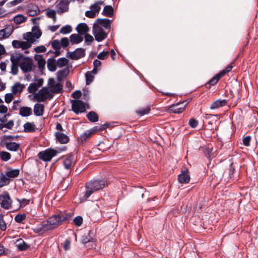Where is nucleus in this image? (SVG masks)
<instances>
[{"mask_svg":"<svg viewBox=\"0 0 258 258\" xmlns=\"http://www.w3.org/2000/svg\"><path fill=\"white\" fill-rule=\"evenodd\" d=\"M11 154L7 152L2 151L0 152L1 159L4 161H7L11 158Z\"/></svg>","mask_w":258,"mask_h":258,"instance_id":"obj_41","label":"nucleus"},{"mask_svg":"<svg viewBox=\"0 0 258 258\" xmlns=\"http://www.w3.org/2000/svg\"><path fill=\"white\" fill-rule=\"evenodd\" d=\"M91 231L89 232L87 235H84L82 238V242L84 244H86L89 242L92 241L93 238L90 236Z\"/></svg>","mask_w":258,"mask_h":258,"instance_id":"obj_47","label":"nucleus"},{"mask_svg":"<svg viewBox=\"0 0 258 258\" xmlns=\"http://www.w3.org/2000/svg\"><path fill=\"white\" fill-rule=\"evenodd\" d=\"M70 39L71 43L72 44H78L81 42L83 40V37L78 34H72L70 37Z\"/></svg>","mask_w":258,"mask_h":258,"instance_id":"obj_23","label":"nucleus"},{"mask_svg":"<svg viewBox=\"0 0 258 258\" xmlns=\"http://www.w3.org/2000/svg\"><path fill=\"white\" fill-rule=\"evenodd\" d=\"M73 221L76 226H80L82 224L83 218L81 216H77L74 219Z\"/></svg>","mask_w":258,"mask_h":258,"instance_id":"obj_57","label":"nucleus"},{"mask_svg":"<svg viewBox=\"0 0 258 258\" xmlns=\"http://www.w3.org/2000/svg\"><path fill=\"white\" fill-rule=\"evenodd\" d=\"M24 131L26 132H33L35 131V125L33 122H27L24 125Z\"/></svg>","mask_w":258,"mask_h":258,"instance_id":"obj_33","label":"nucleus"},{"mask_svg":"<svg viewBox=\"0 0 258 258\" xmlns=\"http://www.w3.org/2000/svg\"><path fill=\"white\" fill-rule=\"evenodd\" d=\"M186 105V102L173 104L169 107L168 110L174 113H180L184 110Z\"/></svg>","mask_w":258,"mask_h":258,"instance_id":"obj_11","label":"nucleus"},{"mask_svg":"<svg viewBox=\"0 0 258 258\" xmlns=\"http://www.w3.org/2000/svg\"><path fill=\"white\" fill-rule=\"evenodd\" d=\"M12 45L15 48H22L23 50H25L31 47V45L29 43L26 41H22L19 40H13L12 41Z\"/></svg>","mask_w":258,"mask_h":258,"instance_id":"obj_13","label":"nucleus"},{"mask_svg":"<svg viewBox=\"0 0 258 258\" xmlns=\"http://www.w3.org/2000/svg\"><path fill=\"white\" fill-rule=\"evenodd\" d=\"M72 27L69 25L63 26L59 30L61 34H66L70 33L72 31Z\"/></svg>","mask_w":258,"mask_h":258,"instance_id":"obj_49","label":"nucleus"},{"mask_svg":"<svg viewBox=\"0 0 258 258\" xmlns=\"http://www.w3.org/2000/svg\"><path fill=\"white\" fill-rule=\"evenodd\" d=\"M9 183V179L6 177L5 175L2 174L0 179V187L7 185Z\"/></svg>","mask_w":258,"mask_h":258,"instance_id":"obj_50","label":"nucleus"},{"mask_svg":"<svg viewBox=\"0 0 258 258\" xmlns=\"http://www.w3.org/2000/svg\"><path fill=\"white\" fill-rule=\"evenodd\" d=\"M109 53V52L107 51L101 52L97 55V57L100 59L104 60L107 58Z\"/></svg>","mask_w":258,"mask_h":258,"instance_id":"obj_56","label":"nucleus"},{"mask_svg":"<svg viewBox=\"0 0 258 258\" xmlns=\"http://www.w3.org/2000/svg\"><path fill=\"white\" fill-rule=\"evenodd\" d=\"M17 247L20 250H25L29 247L28 245L22 239L17 241Z\"/></svg>","mask_w":258,"mask_h":258,"instance_id":"obj_31","label":"nucleus"},{"mask_svg":"<svg viewBox=\"0 0 258 258\" xmlns=\"http://www.w3.org/2000/svg\"><path fill=\"white\" fill-rule=\"evenodd\" d=\"M150 110V108L149 107H147L146 108H143L141 109H139L136 110V113L139 114L140 116L144 115L145 114H148L149 113Z\"/></svg>","mask_w":258,"mask_h":258,"instance_id":"obj_53","label":"nucleus"},{"mask_svg":"<svg viewBox=\"0 0 258 258\" xmlns=\"http://www.w3.org/2000/svg\"><path fill=\"white\" fill-rule=\"evenodd\" d=\"M55 4V8L58 14H61L68 11L69 5L68 0L57 1Z\"/></svg>","mask_w":258,"mask_h":258,"instance_id":"obj_9","label":"nucleus"},{"mask_svg":"<svg viewBox=\"0 0 258 258\" xmlns=\"http://www.w3.org/2000/svg\"><path fill=\"white\" fill-rule=\"evenodd\" d=\"M25 86L20 83H15L12 88V91L13 94H17L22 92Z\"/></svg>","mask_w":258,"mask_h":258,"instance_id":"obj_25","label":"nucleus"},{"mask_svg":"<svg viewBox=\"0 0 258 258\" xmlns=\"http://www.w3.org/2000/svg\"><path fill=\"white\" fill-rule=\"evenodd\" d=\"M233 64L234 62H231L225 69L221 71L219 74L221 75V76H224L226 73L231 71L232 68L233 67Z\"/></svg>","mask_w":258,"mask_h":258,"instance_id":"obj_44","label":"nucleus"},{"mask_svg":"<svg viewBox=\"0 0 258 258\" xmlns=\"http://www.w3.org/2000/svg\"><path fill=\"white\" fill-rule=\"evenodd\" d=\"M18 66H19V65L17 64H12L11 72L13 75H15L17 74L18 72Z\"/></svg>","mask_w":258,"mask_h":258,"instance_id":"obj_60","label":"nucleus"},{"mask_svg":"<svg viewBox=\"0 0 258 258\" xmlns=\"http://www.w3.org/2000/svg\"><path fill=\"white\" fill-rule=\"evenodd\" d=\"M19 169H13L11 168H8L7 171L6 172V175L9 177L15 178L19 175Z\"/></svg>","mask_w":258,"mask_h":258,"instance_id":"obj_26","label":"nucleus"},{"mask_svg":"<svg viewBox=\"0 0 258 258\" xmlns=\"http://www.w3.org/2000/svg\"><path fill=\"white\" fill-rule=\"evenodd\" d=\"M69 73V69L66 68L63 70L58 71L57 73V80L58 82H61L64 78H65Z\"/></svg>","mask_w":258,"mask_h":258,"instance_id":"obj_22","label":"nucleus"},{"mask_svg":"<svg viewBox=\"0 0 258 258\" xmlns=\"http://www.w3.org/2000/svg\"><path fill=\"white\" fill-rule=\"evenodd\" d=\"M35 59L37 61L38 67L40 69H43L45 66V60L41 55H35Z\"/></svg>","mask_w":258,"mask_h":258,"instance_id":"obj_27","label":"nucleus"},{"mask_svg":"<svg viewBox=\"0 0 258 258\" xmlns=\"http://www.w3.org/2000/svg\"><path fill=\"white\" fill-rule=\"evenodd\" d=\"M55 136L56 140L61 144H66L69 141V137L61 132H56Z\"/></svg>","mask_w":258,"mask_h":258,"instance_id":"obj_16","label":"nucleus"},{"mask_svg":"<svg viewBox=\"0 0 258 258\" xmlns=\"http://www.w3.org/2000/svg\"><path fill=\"white\" fill-rule=\"evenodd\" d=\"M72 110L76 113L84 112L86 108L84 102L80 100H72L71 101Z\"/></svg>","mask_w":258,"mask_h":258,"instance_id":"obj_8","label":"nucleus"},{"mask_svg":"<svg viewBox=\"0 0 258 258\" xmlns=\"http://www.w3.org/2000/svg\"><path fill=\"white\" fill-rule=\"evenodd\" d=\"M26 57L21 53H14L11 55V61L12 63H15L20 65L22 61H23V58Z\"/></svg>","mask_w":258,"mask_h":258,"instance_id":"obj_14","label":"nucleus"},{"mask_svg":"<svg viewBox=\"0 0 258 258\" xmlns=\"http://www.w3.org/2000/svg\"><path fill=\"white\" fill-rule=\"evenodd\" d=\"M26 215L25 214H19L15 217V220L17 223H22V221L26 219Z\"/></svg>","mask_w":258,"mask_h":258,"instance_id":"obj_48","label":"nucleus"},{"mask_svg":"<svg viewBox=\"0 0 258 258\" xmlns=\"http://www.w3.org/2000/svg\"><path fill=\"white\" fill-rule=\"evenodd\" d=\"M51 93L53 95L54 93H61L62 90V86L60 83H57L53 86L50 89Z\"/></svg>","mask_w":258,"mask_h":258,"instance_id":"obj_34","label":"nucleus"},{"mask_svg":"<svg viewBox=\"0 0 258 258\" xmlns=\"http://www.w3.org/2000/svg\"><path fill=\"white\" fill-rule=\"evenodd\" d=\"M48 69L51 72H54L56 69V60L52 58H49L47 60V64Z\"/></svg>","mask_w":258,"mask_h":258,"instance_id":"obj_28","label":"nucleus"},{"mask_svg":"<svg viewBox=\"0 0 258 258\" xmlns=\"http://www.w3.org/2000/svg\"><path fill=\"white\" fill-rule=\"evenodd\" d=\"M94 133V131L92 130H87L83 134L80 136L81 140L83 141L86 140L88 138L91 137V136Z\"/></svg>","mask_w":258,"mask_h":258,"instance_id":"obj_38","label":"nucleus"},{"mask_svg":"<svg viewBox=\"0 0 258 258\" xmlns=\"http://www.w3.org/2000/svg\"><path fill=\"white\" fill-rule=\"evenodd\" d=\"M14 98V96L12 93H8L5 95V100L7 103H10Z\"/></svg>","mask_w":258,"mask_h":258,"instance_id":"obj_58","label":"nucleus"},{"mask_svg":"<svg viewBox=\"0 0 258 258\" xmlns=\"http://www.w3.org/2000/svg\"><path fill=\"white\" fill-rule=\"evenodd\" d=\"M71 216L72 215L70 213L67 214L62 212L55 214L49 217L46 223L34 226L32 229L36 233L52 230L62 224L63 221L70 219Z\"/></svg>","mask_w":258,"mask_h":258,"instance_id":"obj_1","label":"nucleus"},{"mask_svg":"<svg viewBox=\"0 0 258 258\" xmlns=\"http://www.w3.org/2000/svg\"><path fill=\"white\" fill-rule=\"evenodd\" d=\"M71 247V240L70 239H66L63 242V248L66 250L70 249Z\"/></svg>","mask_w":258,"mask_h":258,"instance_id":"obj_64","label":"nucleus"},{"mask_svg":"<svg viewBox=\"0 0 258 258\" xmlns=\"http://www.w3.org/2000/svg\"><path fill=\"white\" fill-rule=\"evenodd\" d=\"M57 154V152L52 149H48L39 153L38 157L44 161H49Z\"/></svg>","mask_w":258,"mask_h":258,"instance_id":"obj_5","label":"nucleus"},{"mask_svg":"<svg viewBox=\"0 0 258 258\" xmlns=\"http://www.w3.org/2000/svg\"><path fill=\"white\" fill-rule=\"evenodd\" d=\"M95 24L101 26L105 29H109L111 26V21L107 19H98Z\"/></svg>","mask_w":258,"mask_h":258,"instance_id":"obj_18","label":"nucleus"},{"mask_svg":"<svg viewBox=\"0 0 258 258\" xmlns=\"http://www.w3.org/2000/svg\"><path fill=\"white\" fill-rule=\"evenodd\" d=\"M61 46L63 48L67 47L69 45V40L67 37L62 38L60 41Z\"/></svg>","mask_w":258,"mask_h":258,"instance_id":"obj_55","label":"nucleus"},{"mask_svg":"<svg viewBox=\"0 0 258 258\" xmlns=\"http://www.w3.org/2000/svg\"><path fill=\"white\" fill-rule=\"evenodd\" d=\"M7 228L6 223L4 219V215L0 214V229L2 231L6 230Z\"/></svg>","mask_w":258,"mask_h":258,"instance_id":"obj_51","label":"nucleus"},{"mask_svg":"<svg viewBox=\"0 0 258 258\" xmlns=\"http://www.w3.org/2000/svg\"><path fill=\"white\" fill-rule=\"evenodd\" d=\"M68 60L66 58H60L56 61L57 66H58L59 68H61L67 66L68 63Z\"/></svg>","mask_w":258,"mask_h":258,"instance_id":"obj_40","label":"nucleus"},{"mask_svg":"<svg viewBox=\"0 0 258 258\" xmlns=\"http://www.w3.org/2000/svg\"><path fill=\"white\" fill-rule=\"evenodd\" d=\"M34 97L38 102H43L47 99H50L53 97L48 87H43L40 89Z\"/></svg>","mask_w":258,"mask_h":258,"instance_id":"obj_3","label":"nucleus"},{"mask_svg":"<svg viewBox=\"0 0 258 258\" xmlns=\"http://www.w3.org/2000/svg\"><path fill=\"white\" fill-rule=\"evenodd\" d=\"M44 111V105L40 103L35 104L34 107V113L37 116L43 115Z\"/></svg>","mask_w":258,"mask_h":258,"instance_id":"obj_19","label":"nucleus"},{"mask_svg":"<svg viewBox=\"0 0 258 258\" xmlns=\"http://www.w3.org/2000/svg\"><path fill=\"white\" fill-rule=\"evenodd\" d=\"M178 180L181 183H188L190 180L188 170L182 171L181 173L178 176Z\"/></svg>","mask_w":258,"mask_h":258,"instance_id":"obj_15","label":"nucleus"},{"mask_svg":"<svg viewBox=\"0 0 258 258\" xmlns=\"http://www.w3.org/2000/svg\"><path fill=\"white\" fill-rule=\"evenodd\" d=\"M63 164L66 169H70L73 164V158L72 156L66 157L63 161Z\"/></svg>","mask_w":258,"mask_h":258,"instance_id":"obj_32","label":"nucleus"},{"mask_svg":"<svg viewBox=\"0 0 258 258\" xmlns=\"http://www.w3.org/2000/svg\"><path fill=\"white\" fill-rule=\"evenodd\" d=\"M12 204V200L8 192L0 195V205L2 208L8 210L11 208Z\"/></svg>","mask_w":258,"mask_h":258,"instance_id":"obj_6","label":"nucleus"},{"mask_svg":"<svg viewBox=\"0 0 258 258\" xmlns=\"http://www.w3.org/2000/svg\"><path fill=\"white\" fill-rule=\"evenodd\" d=\"M105 185V181L102 179L93 180L87 182L85 184L86 190L82 199L86 201L93 192L103 188Z\"/></svg>","mask_w":258,"mask_h":258,"instance_id":"obj_2","label":"nucleus"},{"mask_svg":"<svg viewBox=\"0 0 258 258\" xmlns=\"http://www.w3.org/2000/svg\"><path fill=\"white\" fill-rule=\"evenodd\" d=\"M104 16L107 17H112L113 15V9L111 6H106L104 7L103 13Z\"/></svg>","mask_w":258,"mask_h":258,"instance_id":"obj_30","label":"nucleus"},{"mask_svg":"<svg viewBox=\"0 0 258 258\" xmlns=\"http://www.w3.org/2000/svg\"><path fill=\"white\" fill-rule=\"evenodd\" d=\"M103 4V2H98L90 7V9L92 10L96 14L98 13L100 10V5Z\"/></svg>","mask_w":258,"mask_h":258,"instance_id":"obj_39","label":"nucleus"},{"mask_svg":"<svg viewBox=\"0 0 258 258\" xmlns=\"http://www.w3.org/2000/svg\"><path fill=\"white\" fill-rule=\"evenodd\" d=\"M40 13V10L39 8L37 6H32L31 8H30L29 10V14L31 16H34L35 15L39 14Z\"/></svg>","mask_w":258,"mask_h":258,"instance_id":"obj_42","label":"nucleus"},{"mask_svg":"<svg viewBox=\"0 0 258 258\" xmlns=\"http://www.w3.org/2000/svg\"><path fill=\"white\" fill-rule=\"evenodd\" d=\"M87 117L88 120L92 122H95L98 120V116L94 111L89 112L87 115Z\"/></svg>","mask_w":258,"mask_h":258,"instance_id":"obj_35","label":"nucleus"},{"mask_svg":"<svg viewBox=\"0 0 258 258\" xmlns=\"http://www.w3.org/2000/svg\"><path fill=\"white\" fill-rule=\"evenodd\" d=\"M93 40L94 38L92 36L88 34H85V41L88 45H89Z\"/></svg>","mask_w":258,"mask_h":258,"instance_id":"obj_62","label":"nucleus"},{"mask_svg":"<svg viewBox=\"0 0 258 258\" xmlns=\"http://www.w3.org/2000/svg\"><path fill=\"white\" fill-rule=\"evenodd\" d=\"M77 32L81 35L86 34L89 30L88 26L85 23L79 24L76 28Z\"/></svg>","mask_w":258,"mask_h":258,"instance_id":"obj_21","label":"nucleus"},{"mask_svg":"<svg viewBox=\"0 0 258 258\" xmlns=\"http://www.w3.org/2000/svg\"><path fill=\"white\" fill-rule=\"evenodd\" d=\"M26 20V18L23 15H17L14 18V21L16 24H21L24 22Z\"/></svg>","mask_w":258,"mask_h":258,"instance_id":"obj_45","label":"nucleus"},{"mask_svg":"<svg viewBox=\"0 0 258 258\" xmlns=\"http://www.w3.org/2000/svg\"><path fill=\"white\" fill-rule=\"evenodd\" d=\"M5 145L7 149L11 151H16L20 148V145L15 142H5Z\"/></svg>","mask_w":258,"mask_h":258,"instance_id":"obj_20","label":"nucleus"},{"mask_svg":"<svg viewBox=\"0 0 258 258\" xmlns=\"http://www.w3.org/2000/svg\"><path fill=\"white\" fill-rule=\"evenodd\" d=\"M38 89L36 83H31L28 88V91L30 93H34L37 91Z\"/></svg>","mask_w":258,"mask_h":258,"instance_id":"obj_52","label":"nucleus"},{"mask_svg":"<svg viewBox=\"0 0 258 258\" xmlns=\"http://www.w3.org/2000/svg\"><path fill=\"white\" fill-rule=\"evenodd\" d=\"M46 15L48 17L53 19L54 21L56 20V12L54 10L47 9L46 12Z\"/></svg>","mask_w":258,"mask_h":258,"instance_id":"obj_43","label":"nucleus"},{"mask_svg":"<svg viewBox=\"0 0 258 258\" xmlns=\"http://www.w3.org/2000/svg\"><path fill=\"white\" fill-rule=\"evenodd\" d=\"M51 46L53 49L59 50L61 48L60 42L58 40H54L51 42Z\"/></svg>","mask_w":258,"mask_h":258,"instance_id":"obj_54","label":"nucleus"},{"mask_svg":"<svg viewBox=\"0 0 258 258\" xmlns=\"http://www.w3.org/2000/svg\"><path fill=\"white\" fill-rule=\"evenodd\" d=\"M198 121L194 118H191L189 120V125L192 128L196 127L198 125Z\"/></svg>","mask_w":258,"mask_h":258,"instance_id":"obj_59","label":"nucleus"},{"mask_svg":"<svg viewBox=\"0 0 258 258\" xmlns=\"http://www.w3.org/2000/svg\"><path fill=\"white\" fill-rule=\"evenodd\" d=\"M251 140V137L249 136H246L243 139V144L245 146H249L250 145V142Z\"/></svg>","mask_w":258,"mask_h":258,"instance_id":"obj_63","label":"nucleus"},{"mask_svg":"<svg viewBox=\"0 0 258 258\" xmlns=\"http://www.w3.org/2000/svg\"><path fill=\"white\" fill-rule=\"evenodd\" d=\"M19 114L22 116H28L32 114V109L28 107H22L20 109Z\"/></svg>","mask_w":258,"mask_h":258,"instance_id":"obj_29","label":"nucleus"},{"mask_svg":"<svg viewBox=\"0 0 258 258\" xmlns=\"http://www.w3.org/2000/svg\"><path fill=\"white\" fill-rule=\"evenodd\" d=\"M86 84L89 85L94 79V76L92 75V72H87L85 74Z\"/></svg>","mask_w":258,"mask_h":258,"instance_id":"obj_46","label":"nucleus"},{"mask_svg":"<svg viewBox=\"0 0 258 258\" xmlns=\"http://www.w3.org/2000/svg\"><path fill=\"white\" fill-rule=\"evenodd\" d=\"M227 103V100L225 99L223 100H217L214 101L210 105L211 109H216L220 107L226 105Z\"/></svg>","mask_w":258,"mask_h":258,"instance_id":"obj_17","label":"nucleus"},{"mask_svg":"<svg viewBox=\"0 0 258 258\" xmlns=\"http://www.w3.org/2000/svg\"><path fill=\"white\" fill-rule=\"evenodd\" d=\"M221 77L222 76H221L219 74H217L215 76L209 80L208 83V84L209 85V86L207 87L210 88L211 86H214L216 84Z\"/></svg>","mask_w":258,"mask_h":258,"instance_id":"obj_36","label":"nucleus"},{"mask_svg":"<svg viewBox=\"0 0 258 258\" xmlns=\"http://www.w3.org/2000/svg\"><path fill=\"white\" fill-rule=\"evenodd\" d=\"M34 51L37 53L44 52L46 51V48L43 45L39 46L34 48Z\"/></svg>","mask_w":258,"mask_h":258,"instance_id":"obj_61","label":"nucleus"},{"mask_svg":"<svg viewBox=\"0 0 258 258\" xmlns=\"http://www.w3.org/2000/svg\"><path fill=\"white\" fill-rule=\"evenodd\" d=\"M32 32L36 39H38L41 36L42 33L38 26H35L32 28Z\"/></svg>","mask_w":258,"mask_h":258,"instance_id":"obj_37","label":"nucleus"},{"mask_svg":"<svg viewBox=\"0 0 258 258\" xmlns=\"http://www.w3.org/2000/svg\"><path fill=\"white\" fill-rule=\"evenodd\" d=\"M85 55V49L82 48H77L75 51L68 52L67 57L71 59L77 60Z\"/></svg>","mask_w":258,"mask_h":258,"instance_id":"obj_10","label":"nucleus"},{"mask_svg":"<svg viewBox=\"0 0 258 258\" xmlns=\"http://www.w3.org/2000/svg\"><path fill=\"white\" fill-rule=\"evenodd\" d=\"M19 66L23 73L30 72L33 68V60L30 57H26Z\"/></svg>","mask_w":258,"mask_h":258,"instance_id":"obj_7","label":"nucleus"},{"mask_svg":"<svg viewBox=\"0 0 258 258\" xmlns=\"http://www.w3.org/2000/svg\"><path fill=\"white\" fill-rule=\"evenodd\" d=\"M23 38L26 40V42L29 43L31 46L32 45V43L36 41V39L33 35V33L31 32H27L24 34Z\"/></svg>","mask_w":258,"mask_h":258,"instance_id":"obj_24","label":"nucleus"},{"mask_svg":"<svg viewBox=\"0 0 258 258\" xmlns=\"http://www.w3.org/2000/svg\"><path fill=\"white\" fill-rule=\"evenodd\" d=\"M14 29L11 26H7L0 30V40L9 37L13 33Z\"/></svg>","mask_w":258,"mask_h":258,"instance_id":"obj_12","label":"nucleus"},{"mask_svg":"<svg viewBox=\"0 0 258 258\" xmlns=\"http://www.w3.org/2000/svg\"><path fill=\"white\" fill-rule=\"evenodd\" d=\"M93 34L95 40L98 42L103 41L107 37V34L101 26L96 24H94L93 27Z\"/></svg>","mask_w":258,"mask_h":258,"instance_id":"obj_4","label":"nucleus"}]
</instances>
